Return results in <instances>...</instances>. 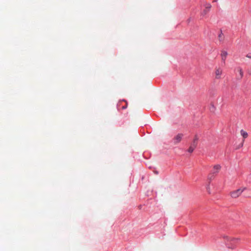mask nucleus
<instances>
[{
	"label": "nucleus",
	"mask_w": 251,
	"mask_h": 251,
	"mask_svg": "<svg viewBox=\"0 0 251 251\" xmlns=\"http://www.w3.org/2000/svg\"><path fill=\"white\" fill-rule=\"evenodd\" d=\"M198 137L197 135H195L192 143L191 144L190 146L188 149V151L189 153H192L194 150L196 148L198 145Z\"/></svg>",
	"instance_id": "obj_1"
},
{
	"label": "nucleus",
	"mask_w": 251,
	"mask_h": 251,
	"mask_svg": "<svg viewBox=\"0 0 251 251\" xmlns=\"http://www.w3.org/2000/svg\"><path fill=\"white\" fill-rule=\"evenodd\" d=\"M244 190L238 189L236 190L230 192V196L233 198H236L238 197L243 192Z\"/></svg>",
	"instance_id": "obj_2"
},
{
	"label": "nucleus",
	"mask_w": 251,
	"mask_h": 251,
	"mask_svg": "<svg viewBox=\"0 0 251 251\" xmlns=\"http://www.w3.org/2000/svg\"><path fill=\"white\" fill-rule=\"evenodd\" d=\"M221 169V166L220 165L217 164L213 166V169L211 170V172L213 173L216 176L217 175L220 170Z\"/></svg>",
	"instance_id": "obj_3"
},
{
	"label": "nucleus",
	"mask_w": 251,
	"mask_h": 251,
	"mask_svg": "<svg viewBox=\"0 0 251 251\" xmlns=\"http://www.w3.org/2000/svg\"><path fill=\"white\" fill-rule=\"evenodd\" d=\"M183 136L182 133H179L174 137L175 143L176 144L179 143Z\"/></svg>",
	"instance_id": "obj_4"
},
{
	"label": "nucleus",
	"mask_w": 251,
	"mask_h": 251,
	"mask_svg": "<svg viewBox=\"0 0 251 251\" xmlns=\"http://www.w3.org/2000/svg\"><path fill=\"white\" fill-rule=\"evenodd\" d=\"M228 241H229L231 244L236 245L238 243L239 241V239L237 238H228Z\"/></svg>",
	"instance_id": "obj_5"
},
{
	"label": "nucleus",
	"mask_w": 251,
	"mask_h": 251,
	"mask_svg": "<svg viewBox=\"0 0 251 251\" xmlns=\"http://www.w3.org/2000/svg\"><path fill=\"white\" fill-rule=\"evenodd\" d=\"M227 55V52L226 51L223 50L221 52V56L222 59L224 61V63H225V60L226 58V56Z\"/></svg>",
	"instance_id": "obj_6"
},
{
	"label": "nucleus",
	"mask_w": 251,
	"mask_h": 251,
	"mask_svg": "<svg viewBox=\"0 0 251 251\" xmlns=\"http://www.w3.org/2000/svg\"><path fill=\"white\" fill-rule=\"evenodd\" d=\"M216 176L215 175H214L213 173H212L211 172L208 174V176H207V179L208 180H209V183L210 182V181L213 180L215 177Z\"/></svg>",
	"instance_id": "obj_7"
},
{
	"label": "nucleus",
	"mask_w": 251,
	"mask_h": 251,
	"mask_svg": "<svg viewBox=\"0 0 251 251\" xmlns=\"http://www.w3.org/2000/svg\"><path fill=\"white\" fill-rule=\"evenodd\" d=\"M240 132H241V134L242 135L244 139H246V138H247L248 137V133L246 131H245L244 130L242 129L241 130Z\"/></svg>",
	"instance_id": "obj_8"
},
{
	"label": "nucleus",
	"mask_w": 251,
	"mask_h": 251,
	"mask_svg": "<svg viewBox=\"0 0 251 251\" xmlns=\"http://www.w3.org/2000/svg\"><path fill=\"white\" fill-rule=\"evenodd\" d=\"M238 71H239V73H240V78H242L243 77V72L242 71V69L241 68H238Z\"/></svg>",
	"instance_id": "obj_9"
},
{
	"label": "nucleus",
	"mask_w": 251,
	"mask_h": 251,
	"mask_svg": "<svg viewBox=\"0 0 251 251\" xmlns=\"http://www.w3.org/2000/svg\"><path fill=\"white\" fill-rule=\"evenodd\" d=\"M221 74H222V71L220 69L216 70V76L220 75H221Z\"/></svg>",
	"instance_id": "obj_10"
},
{
	"label": "nucleus",
	"mask_w": 251,
	"mask_h": 251,
	"mask_svg": "<svg viewBox=\"0 0 251 251\" xmlns=\"http://www.w3.org/2000/svg\"><path fill=\"white\" fill-rule=\"evenodd\" d=\"M222 35H223V34L222 33V31H221V34H220L219 35V38L220 39L222 37Z\"/></svg>",
	"instance_id": "obj_11"
},
{
	"label": "nucleus",
	"mask_w": 251,
	"mask_h": 251,
	"mask_svg": "<svg viewBox=\"0 0 251 251\" xmlns=\"http://www.w3.org/2000/svg\"><path fill=\"white\" fill-rule=\"evenodd\" d=\"M246 56L249 58H251V53L248 54Z\"/></svg>",
	"instance_id": "obj_12"
},
{
	"label": "nucleus",
	"mask_w": 251,
	"mask_h": 251,
	"mask_svg": "<svg viewBox=\"0 0 251 251\" xmlns=\"http://www.w3.org/2000/svg\"><path fill=\"white\" fill-rule=\"evenodd\" d=\"M211 8V5H209L207 7H206V9H208V10Z\"/></svg>",
	"instance_id": "obj_13"
},
{
	"label": "nucleus",
	"mask_w": 251,
	"mask_h": 251,
	"mask_svg": "<svg viewBox=\"0 0 251 251\" xmlns=\"http://www.w3.org/2000/svg\"><path fill=\"white\" fill-rule=\"evenodd\" d=\"M228 248H232V249H233V248H234V246H232V245H231V246H228Z\"/></svg>",
	"instance_id": "obj_14"
},
{
	"label": "nucleus",
	"mask_w": 251,
	"mask_h": 251,
	"mask_svg": "<svg viewBox=\"0 0 251 251\" xmlns=\"http://www.w3.org/2000/svg\"><path fill=\"white\" fill-rule=\"evenodd\" d=\"M207 190L209 189V185L207 187Z\"/></svg>",
	"instance_id": "obj_15"
},
{
	"label": "nucleus",
	"mask_w": 251,
	"mask_h": 251,
	"mask_svg": "<svg viewBox=\"0 0 251 251\" xmlns=\"http://www.w3.org/2000/svg\"><path fill=\"white\" fill-rule=\"evenodd\" d=\"M126 108V106H123V109H125V108Z\"/></svg>",
	"instance_id": "obj_16"
}]
</instances>
